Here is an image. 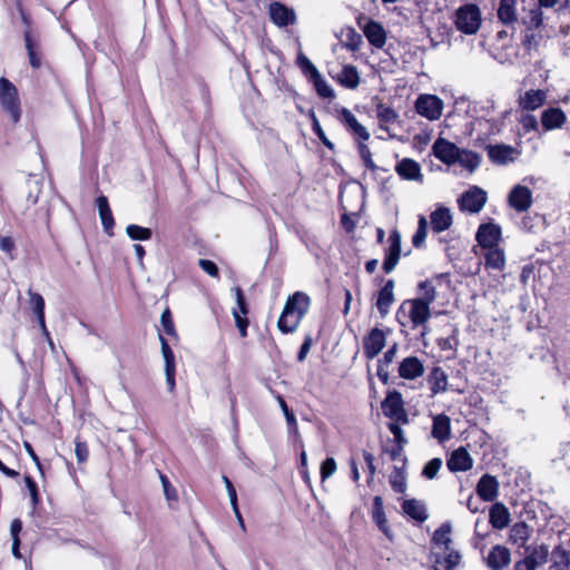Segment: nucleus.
Here are the masks:
<instances>
[{
  "mask_svg": "<svg viewBox=\"0 0 570 570\" xmlns=\"http://www.w3.org/2000/svg\"><path fill=\"white\" fill-rule=\"evenodd\" d=\"M382 413L389 419L386 428L392 432V389H387L384 400L381 402Z\"/></svg>",
  "mask_w": 570,
  "mask_h": 570,
  "instance_id": "obj_56",
  "label": "nucleus"
},
{
  "mask_svg": "<svg viewBox=\"0 0 570 570\" xmlns=\"http://www.w3.org/2000/svg\"><path fill=\"white\" fill-rule=\"evenodd\" d=\"M547 100V92L541 89L527 90L519 98V106L528 111H533L540 108Z\"/></svg>",
  "mask_w": 570,
  "mask_h": 570,
  "instance_id": "obj_21",
  "label": "nucleus"
},
{
  "mask_svg": "<svg viewBox=\"0 0 570 570\" xmlns=\"http://www.w3.org/2000/svg\"><path fill=\"white\" fill-rule=\"evenodd\" d=\"M396 173L399 176L405 180H413V181H423V174L421 171V166L417 161L404 158L402 159L395 167Z\"/></svg>",
  "mask_w": 570,
  "mask_h": 570,
  "instance_id": "obj_18",
  "label": "nucleus"
},
{
  "mask_svg": "<svg viewBox=\"0 0 570 570\" xmlns=\"http://www.w3.org/2000/svg\"><path fill=\"white\" fill-rule=\"evenodd\" d=\"M531 535V529L525 522H517L510 529V541L518 546L524 547Z\"/></svg>",
  "mask_w": 570,
  "mask_h": 570,
  "instance_id": "obj_32",
  "label": "nucleus"
},
{
  "mask_svg": "<svg viewBox=\"0 0 570 570\" xmlns=\"http://www.w3.org/2000/svg\"><path fill=\"white\" fill-rule=\"evenodd\" d=\"M458 345H459V340H458V330L456 328L452 330V334H450L449 336L440 337L438 340V346L444 352H450L452 355H454Z\"/></svg>",
  "mask_w": 570,
  "mask_h": 570,
  "instance_id": "obj_47",
  "label": "nucleus"
},
{
  "mask_svg": "<svg viewBox=\"0 0 570 570\" xmlns=\"http://www.w3.org/2000/svg\"><path fill=\"white\" fill-rule=\"evenodd\" d=\"M28 295L30 297V306L37 318H42L45 316L43 297L40 294L32 292L31 289L28 291Z\"/></svg>",
  "mask_w": 570,
  "mask_h": 570,
  "instance_id": "obj_51",
  "label": "nucleus"
},
{
  "mask_svg": "<svg viewBox=\"0 0 570 570\" xmlns=\"http://www.w3.org/2000/svg\"><path fill=\"white\" fill-rule=\"evenodd\" d=\"M313 85H314V88L317 92V95L322 98H328V99H332L335 97L334 95V90L332 89V87L323 79V77L321 76V73L318 72L317 76H314L313 78L309 79Z\"/></svg>",
  "mask_w": 570,
  "mask_h": 570,
  "instance_id": "obj_44",
  "label": "nucleus"
},
{
  "mask_svg": "<svg viewBox=\"0 0 570 570\" xmlns=\"http://www.w3.org/2000/svg\"><path fill=\"white\" fill-rule=\"evenodd\" d=\"M386 342V332L374 327L363 340L364 353L368 358H373L383 350Z\"/></svg>",
  "mask_w": 570,
  "mask_h": 570,
  "instance_id": "obj_12",
  "label": "nucleus"
},
{
  "mask_svg": "<svg viewBox=\"0 0 570 570\" xmlns=\"http://www.w3.org/2000/svg\"><path fill=\"white\" fill-rule=\"evenodd\" d=\"M23 37H24V43H26V49L28 51L30 65L33 68L40 67L41 61H40L39 57L37 56L36 41L32 38L31 31L24 30Z\"/></svg>",
  "mask_w": 570,
  "mask_h": 570,
  "instance_id": "obj_45",
  "label": "nucleus"
},
{
  "mask_svg": "<svg viewBox=\"0 0 570 570\" xmlns=\"http://www.w3.org/2000/svg\"><path fill=\"white\" fill-rule=\"evenodd\" d=\"M0 106L11 121L17 124L21 117V107L16 86L4 77L0 78Z\"/></svg>",
  "mask_w": 570,
  "mask_h": 570,
  "instance_id": "obj_3",
  "label": "nucleus"
},
{
  "mask_svg": "<svg viewBox=\"0 0 570 570\" xmlns=\"http://www.w3.org/2000/svg\"><path fill=\"white\" fill-rule=\"evenodd\" d=\"M394 13L400 18L399 23H416L421 19V6L417 0H394Z\"/></svg>",
  "mask_w": 570,
  "mask_h": 570,
  "instance_id": "obj_7",
  "label": "nucleus"
},
{
  "mask_svg": "<svg viewBox=\"0 0 570 570\" xmlns=\"http://www.w3.org/2000/svg\"><path fill=\"white\" fill-rule=\"evenodd\" d=\"M420 297L417 299L431 305L436 298V288L431 279H425L417 285Z\"/></svg>",
  "mask_w": 570,
  "mask_h": 570,
  "instance_id": "obj_42",
  "label": "nucleus"
},
{
  "mask_svg": "<svg viewBox=\"0 0 570 570\" xmlns=\"http://www.w3.org/2000/svg\"><path fill=\"white\" fill-rule=\"evenodd\" d=\"M548 557V547L546 544H541L539 547H534L524 559L530 560L533 566L538 568L539 566H542L547 562Z\"/></svg>",
  "mask_w": 570,
  "mask_h": 570,
  "instance_id": "obj_43",
  "label": "nucleus"
},
{
  "mask_svg": "<svg viewBox=\"0 0 570 570\" xmlns=\"http://www.w3.org/2000/svg\"><path fill=\"white\" fill-rule=\"evenodd\" d=\"M501 237V228L493 223L482 224L476 232V240L482 248L498 246Z\"/></svg>",
  "mask_w": 570,
  "mask_h": 570,
  "instance_id": "obj_14",
  "label": "nucleus"
},
{
  "mask_svg": "<svg viewBox=\"0 0 570 570\" xmlns=\"http://www.w3.org/2000/svg\"><path fill=\"white\" fill-rule=\"evenodd\" d=\"M336 471V462L333 458L325 459L321 464L322 481L331 478Z\"/></svg>",
  "mask_w": 570,
  "mask_h": 570,
  "instance_id": "obj_61",
  "label": "nucleus"
},
{
  "mask_svg": "<svg viewBox=\"0 0 570 570\" xmlns=\"http://www.w3.org/2000/svg\"><path fill=\"white\" fill-rule=\"evenodd\" d=\"M358 151H360V155H361L366 168H368L372 171V175H377L379 171H385V168L376 166L374 164V161L372 160L371 151L365 144L360 142Z\"/></svg>",
  "mask_w": 570,
  "mask_h": 570,
  "instance_id": "obj_49",
  "label": "nucleus"
},
{
  "mask_svg": "<svg viewBox=\"0 0 570 570\" xmlns=\"http://www.w3.org/2000/svg\"><path fill=\"white\" fill-rule=\"evenodd\" d=\"M432 436L441 443L451 438V422L448 415L439 414L433 417Z\"/></svg>",
  "mask_w": 570,
  "mask_h": 570,
  "instance_id": "obj_26",
  "label": "nucleus"
},
{
  "mask_svg": "<svg viewBox=\"0 0 570 570\" xmlns=\"http://www.w3.org/2000/svg\"><path fill=\"white\" fill-rule=\"evenodd\" d=\"M432 230L441 233L449 229L453 223L451 210L448 207L440 206L430 215Z\"/></svg>",
  "mask_w": 570,
  "mask_h": 570,
  "instance_id": "obj_23",
  "label": "nucleus"
},
{
  "mask_svg": "<svg viewBox=\"0 0 570 570\" xmlns=\"http://www.w3.org/2000/svg\"><path fill=\"white\" fill-rule=\"evenodd\" d=\"M459 151L460 148L455 144L441 137L432 146V153L435 158L449 166L456 164Z\"/></svg>",
  "mask_w": 570,
  "mask_h": 570,
  "instance_id": "obj_8",
  "label": "nucleus"
},
{
  "mask_svg": "<svg viewBox=\"0 0 570 570\" xmlns=\"http://www.w3.org/2000/svg\"><path fill=\"white\" fill-rule=\"evenodd\" d=\"M24 482L30 493L31 503L33 507H37L40 501L38 485L30 475L24 476Z\"/></svg>",
  "mask_w": 570,
  "mask_h": 570,
  "instance_id": "obj_63",
  "label": "nucleus"
},
{
  "mask_svg": "<svg viewBox=\"0 0 570 570\" xmlns=\"http://www.w3.org/2000/svg\"><path fill=\"white\" fill-rule=\"evenodd\" d=\"M508 111L500 114L498 117H492L490 119H480L476 125L481 130H485L488 135H498L501 132L502 127L504 125V117Z\"/></svg>",
  "mask_w": 570,
  "mask_h": 570,
  "instance_id": "obj_34",
  "label": "nucleus"
},
{
  "mask_svg": "<svg viewBox=\"0 0 570 570\" xmlns=\"http://www.w3.org/2000/svg\"><path fill=\"white\" fill-rule=\"evenodd\" d=\"M519 122L524 132L535 131L539 127L537 117L532 114L522 115Z\"/></svg>",
  "mask_w": 570,
  "mask_h": 570,
  "instance_id": "obj_59",
  "label": "nucleus"
},
{
  "mask_svg": "<svg viewBox=\"0 0 570 570\" xmlns=\"http://www.w3.org/2000/svg\"><path fill=\"white\" fill-rule=\"evenodd\" d=\"M340 121L346 127V129L356 138L365 141L370 138V134L366 128L361 125L355 116L345 107L338 111Z\"/></svg>",
  "mask_w": 570,
  "mask_h": 570,
  "instance_id": "obj_15",
  "label": "nucleus"
},
{
  "mask_svg": "<svg viewBox=\"0 0 570 570\" xmlns=\"http://www.w3.org/2000/svg\"><path fill=\"white\" fill-rule=\"evenodd\" d=\"M446 465L452 472L468 471L472 468L473 460L464 448H459L452 452Z\"/></svg>",
  "mask_w": 570,
  "mask_h": 570,
  "instance_id": "obj_22",
  "label": "nucleus"
},
{
  "mask_svg": "<svg viewBox=\"0 0 570 570\" xmlns=\"http://www.w3.org/2000/svg\"><path fill=\"white\" fill-rule=\"evenodd\" d=\"M160 323H161V326L167 335L175 336V337L177 336L175 325L173 322V316H171L169 308H166L161 313Z\"/></svg>",
  "mask_w": 570,
  "mask_h": 570,
  "instance_id": "obj_57",
  "label": "nucleus"
},
{
  "mask_svg": "<svg viewBox=\"0 0 570 570\" xmlns=\"http://www.w3.org/2000/svg\"><path fill=\"white\" fill-rule=\"evenodd\" d=\"M269 17L271 20L279 28L287 27L296 22L294 9L288 8L278 1L269 4Z\"/></svg>",
  "mask_w": 570,
  "mask_h": 570,
  "instance_id": "obj_13",
  "label": "nucleus"
},
{
  "mask_svg": "<svg viewBox=\"0 0 570 570\" xmlns=\"http://www.w3.org/2000/svg\"><path fill=\"white\" fill-rule=\"evenodd\" d=\"M428 383L430 385L432 394L436 395L441 392L446 391L448 375L441 367L435 366L431 370V372L429 374Z\"/></svg>",
  "mask_w": 570,
  "mask_h": 570,
  "instance_id": "obj_30",
  "label": "nucleus"
},
{
  "mask_svg": "<svg viewBox=\"0 0 570 570\" xmlns=\"http://www.w3.org/2000/svg\"><path fill=\"white\" fill-rule=\"evenodd\" d=\"M357 217L356 213H343L341 216V225L345 229L346 233H352L355 229Z\"/></svg>",
  "mask_w": 570,
  "mask_h": 570,
  "instance_id": "obj_64",
  "label": "nucleus"
},
{
  "mask_svg": "<svg viewBox=\"0 0 570 570\" xmlns=\"http://www.w3.org/2000/svg\"><path fill=\"white\" fill-rule=\"evenodd\" d=\"M392 362V347H390L384 353V360L379 361L377 368H376V375L382 381L383 384H387L390 379V371H389V364Z\"/></svg>",
  "mask_w": 570,
  "mask_h": 570,
  "instance_id": "obj_46",
  "label": "nucleus"
},
{
  "mask_svg": "<svg viewBox=\"0 0 570 570\" xmlns=\"http://www.w3.org/2000/svg\"><path fill=\"white\" fill-rule=\"evenodd\" d=\"M159 341L161 344V354L165 361V366L175 365V356L167 340L159 334Z\"/></svg>",
  "mask_w": 570,
  "mask_h": 570,
  "instance_id": "obj_60",
  "label": "nucleus"
},
{
  "mask_svg": "<svg viewBox=\"0 0 570 570\" xmlns=\"http://www.w3.org/2000/svg\"><path fill=\"white\" fill-rule=\"evenodd\" d=\"M375 306L382 318L387 316L392 306V279H387L379 291Z\"/></svg>",
  "mask_w": 570,
  "mask_h": 570,
  "instance_id": "obj_28",
  "label": "nucleus"
},
{
  "mask_svg": "<svg viewBox=\"0 0 570 570\" xmlns=\"http://www.w3.org/2000/svg\"><path fill=\"white\" fill-rule=\"evenodd\" d=\"M456 164H460L463 168L473 171L480 165V157L473 151L460 148Z\"/></svg>",
  "mask_w": 570,
  "mask_h": 570,
  "instance_id": "obj_39",
  "label": "nucleus"
},
{
  "mask_svg": "<svg viewBox=\"0 0 570 570\" xmlns=\"http://www.w3.org/2000/svg\"><path fill=\"white\" fill-rule=\"evenodd\" d=\"M277 401H278L279 406L285 415L288 426L293 428L294 431L297 432V422H296V417H295L293 411L288 409L285 400L281 395L277 396Z\"/></svg>",
  "mask_w": 570,
  "mask_h": 570,
  "instance_id": "obj_58",
  "label": "nucleus"
},
{
  "mask_svg": "<svg viewBox=\"0 0 570 570\" xmlns=\"http://www.w3.org/2000/svg\"><path fill=\"white\" fill-rule=\"evenodd\" d=\"M296 63L308 79L317 76L320 72L314 63L302 52L298 53Z\"/></svg>",
  "mask_w": 570,
  "mask_h": 570,
  "instance_id": "obj_50",
  "label": "nucleus"
},
{
  "mask_svg": "<svg viewBox=\"0 0 570 570\" xmlns=\"http://www.w3.org/2000/svg\"><path fill=\"white\" fill-rule=\"evenodd\" d=\"M455 27L466 35L475 33L481 24V12L475 4L460 7L455 13Z\"/></svg>",
  "mask_w": 570,
  "mask_h": 570,
  "instance_id": "obj_4",
  "label": "nucleus"
},
{
  "mask_svg": "<svg viewBox=\"0 0 570 570\" xmlns=\"http://www.w3.org/2000/svg\"><path fill=\"white\" fill-rule=\"evenodd\" d=\"M234 292H235L237 308L233 309V316L235 320V324L239 331V335L242 337H246L247 336V327H248V320L246 318V315L248 314V307H247L246 299H245L242 288L235 287Z\"/></svg>",
  "mask_w": 570,
  "mask_h": 570,
  "instance_id": "obj_11",
  "label": "nucleus"
},
{
  "mask_svg": "<svg viewBox=\"0 0 570 570\" xmlns=\"http://www.w3.org/2000/svg\"><path fill=\"white\" fill-rule=\"evenodd\" d=\"M75 443H76L75 453H76L78 463L87 462L88 456H89V450H88L87 443L82 442L79 438L76 439Z\"/></svg>",
  "mask_w": 570,
  "mask_h": 570,
  "instance_id": "obj_62",
  "label": "nucleus"
},
{
  "mask_svg": "<svg viewBox=\"0 0 570 570\" xmlns=\"http://www.w3.org/2000/svg\"><path fill=\"white\" fill-rule=\"evenodd\" d=\"M126 233L134 240H148L153 235L151 229L135 224L128 225Z\"/></svg>",
  "mask_w": 570,
  "mask_h": 570,
  "instance_id": "obj_48",
  "label": "nucleus"
},
{
  "mask_svg": "<svg viewBox=\"0 0 570 570\" xmlns=\"http://www.w3.org/2000/svg\"><path fill=\"white\" fill-rule=\"evenodd\" d=\"M340 41L347 49L356 51L362 43V36L354 28L346 27L341 31Z\"/></svg>",
  "mask_w": 570,
  "mask_h": 570,
  "instance_id": "obj_35",
  "label": "nucleus"
},
{
  "mask_svg": "<svg viewBox=\"0 0 570 570\" xmlns=\"http://www.w3.org/2000/svg\"><path fill=\"white\" fill-rule=\"evenodd\" d=\"M509 205L519 213L527 212L532 205V191L523 185H515L508 196Z\"/></svg>",
  "mask_w": 570,
  "mask_h": 570,
  "instance_id": "obj_10",
  "label": "nucleus"
},
{
  "mask_svg": "<svg viewBox=\"0 0 570 570\" xmlns=\"http://www.w3.org/2000/svg\"><path fill=\"white\" fill-rule=\"evenodd\" d=\"M428 222L424 216L419 217V226L416 233L412 237V243L415 247H421L426 238Z\"/></svg>",
  "mask_w": 570,
  "mask_h": 570,
  "instance_id": "obj_53",
  "label": "nucleus"
},
{
  "mask_svg": "<svg viewBox=\"0 0 570 570\" xmlns=\"http://www.w3.org/2000/svg\"><path fill=\"white\" fill-rule=\"evenodd\" d=\"M451 524L443 523L440 528H438L432 537V542L442 550H449L451 540Z\"/></svg>",
  "mask_w": 570,
  "mask_h": 570,
  "instance_id": "obj_36",
  "label": "nucleus"
},
{
  "mask_svg": "<svg viewBox=\"0 0 570 570\" xmlns=\"http://www.w3.org/2000/svg\"><path fill=\"white\" fill-rule=\"evenodd\" d=\"M442 466V460L439 458H434L430 460L422 470V475L428 479L432 480L436 476L438 472L440 471Z\"/></svg>",
  "mask_w": 570,
  "mask_h": 570,
  "instance_id": "obj_54",
  "label": "nucleus"
},
{
  "mask_svg": "<svg viewBox=\"0 0 570 570\" xmlns=\"http://www.w3.org/2000/svg\"><path fill=\"white\" fill-rule=\"evenodd\" d=\"M311 298L303 292H295L288 296L283 312L277 321L278 330L284 333H293L297 330L302 318L308 312Z\"/></svg>",
  "mask_w": 570,
  "mask_h": 570,
  "instance_id": "obj_1",
  "label": "nucleus"
},
{
  "mask_svg": "<svg viewBox=\"0 0 570 570\" xmlns=\"http://www.w3.org/2000/svg\"><path fill=\"white\" fill-rule=\"evenodd\" d=\"M416 112L429 119L438 120L442 116L443 101L435 95H420L415 101Z\"/></svg>",
  "mask_w": 570,
  "mask_h": 570,
  "instance_id": "obj_6",
  "label": "nucleus"
},
{
  "mask_svg": "<svg viewBox=\"0 0 570 570\" xmlns=\"http://www.w3.org/2000/svg\"><path fill=\"white\" fill-rule=\"evenodd\" d=\"M510 561V550L500 544L494 546L487 558V564L491 570H503Z\"/></svg>",
  "mask_w": 570,
  "mask_h": 570,
  "instance_id": "obj_19",
  "label": "nucleus"
},
{
  "mask_svg": "<svg viewBox=\"0 0 570 570\" xmlns=\"http://www.w3.org/2000/svg\"><path fill=\"white\" fill-rule=\"evenodd\" d=\"M394 423H407V413L403 409L402 395L394 391Z\"/></svg>",
  "mask_w": 570,
  "mask_h": 570,
  "instance_id": "obj_52",
  "label": "nucleus"
},
{
  "mask_svg": "<svg viewBox=\"0 0 570 570\" xmlns=\"http://www.w3.org/2000/svg\"><path fill=\"white\" fill-rule=\"evenodd\" d=\"M489 521L494 529L507 528L511 521L509 509L501 502L494 503L490 508Z\"/></svg>",
  "mask_w": 570,
  "mask_h": 570,
  "instance_id": "obj_24",
  "label": "nucleus"
},
{
  "mask_svg": "<svg viewBox=\"0 0 570 570\" xmlns=\"http://www.w3.org/2000/svg\"><path fill=\"white\" fill-rule=\"evenodd\" d=\"M461 562V554L459 551L449 548L444 550V556H436L435 570H454Z\"/></svg>",
  "mask_w": 570,
  "mask_h": 570,
  "instance_id": "obj_29",
  "label": "nucleus"
},
{
  "mask_svg": "<svg viewBox=\"0 0 570 570\" xmlns=\"http://www.w3.org/2000/svg\"><path fill=\"white\" fill-rule=\"evenodd\" d=\"M364 35L371 45L380 48L385 43V31L375 21H368L364 27Z\"/></svg>",
  "mask_w": 570,
  "mask_h": 570,
  "instance_id": "obj_33",
  "label": "nucleus"
},
{
  "mask_svg": "<svg viewBox=\"0 0 570 570\" xmlns=\"http://www.w3.org/2000/svg\"><path fill=\"white\" fill-rule=\"evenodd\" d=\"M430 316V305L417 298L403 302L397 311V321L404 325L403 320L409 318L413 327L425 324Z\"/></svg>",
  "mask_w": 570,
  "mask_h": 570,
  "instance_id": "obj_2",
  "label": "nucleus"
},
{
  "mask_svg": "<svg viewBox=\"0 0 570 570\" xmlns=\"http://www.w3.org/2000/svg\"><path fill=\"white\" fill-rule=\"evenodd\" d=\"M372 519L377 528L386 535V538L391 539L392 534L387 527V520L384 512L383 499L380 495L374 497L373 499V508H372Z\"/></svg>",
  "mask_w": 570,
  "mask_h": 570,
  "instance_id": "obj_27",
  "label": "nucleus"
},
{
  "mask_svg": "<svg viewBox=\"0 0 570 570\" xmlns=\"http://www.w3.org/2000/svg\"><path fill=\"white\" fill-rule=\"evenodd\" d=\"M401 508L406 517L416 522H424L429 517L424 502L416 499H404Z\"/></svg>",
  "mask_w": 570,
  "mask_h": 570,
  "instance_id": "obj_20",
  "label": "nucleus"
},
{
  "mask_svg": "<svg viewBox=\"0 0 570 570\" xmlns=\"http://www.w3.org/2000/svg\"><path fill=\"white\" fill-rule=\"evenodd\" d=\"M223 481L225 483V487H226V490H227V493H228V497H229V501H230V505L233 508V511L238 520V523L240 525V528L243 530H245V523H244V520H243V517L239 512V509H238V504H237V493H236V489L235 487L233 485L232 481L226 476V475H223Z\"/></svg>",
  "mask_w": 570,
  "mask_h": 570,
  "instance_id": "obj_40",
  "label": "nucleus"
},
{
  "mask_svg": "<svg viewBox=\"0 0 570 570\" xmlns=\"http://www.w3.org/2000/svg\"><path fill=\"white\" fill-rule=\"evenodd\" d=\"M487 151L490 160L498 165L512 163L520 155V151L517 148L504 144L489 145L487 147Z\"/></svg>",
  "mask_w": 570,
  "mask_h": 570,
  "instance_id": "obj_9",
  "label": "nucleus"
},
{
  "mask_svg": "<svg viewBox=\"0 0 570 570\" xmlns=\"http://www.w3.org/2000/svg\"><path fill=\"white\" fill-rule=\"evenodd\" d=\"M424 372L422 362L414 356L404 358L399 366V374L406 380H414Z\"/></svg>",
  "mask_w": 570,
  "mask_h": 570,
  "instance_id": "obj_25",
  "label": "nucleus"
},
{
  "mask_svg": "<svg viewBox=\"0 0 570 570\" xmlns=\"http://www.w3.org/2000/svg\"><path fill=\"white\" fill-rule=\"evenodd\" d=\"M338 80L344 87L355 89L360 83L357 69L352 65L344 66L340 73Z\"/></svg>",
  "mask_w": 570,
  "mask_h": 570,
  "instance_id": "obj_38",
  "label": "nucleus"
},
{
  "mask_svg": "<svg viewBox=\"0 0 570 570\" xmlns=\"http://www.w3.org/2000/svg\"><path fill=\"white\" fill-rule=\"evenodd\" d=\"M484 261L487 268L502 271L505 266V255L503 249L498 246L485 248Z\"/></svg>",
  "mask_w": 570,
  "mask_h": 570,
  "instance_id": "obj_31",
  "label": "nucleus"
},
{
  "mask_svg": "<svg viewBox=\"0 0 570 570\" xmlns=\"http://www.w3.org/2000/svg\"><path fill=\"white\" fill-rule=\"evenodd\" d=\"M553 567L558 570H568L570 566V552L561 546H557L552 551Z\"/></svg>",
  "mask_w": 570,
  "mask_h": 570,
  "instance_id": "obj_41",
  "label": "nucleus"
},
{
  "mask_svg": "<svg viewBox=\"0 0 570 570\" xmlns=\"http://www.w3.org/2000/svg\"><path fill=\"white\" fill-rule=\"evenodd\" d=\"M377 118L381 122V128L389 132V124L392 120V108L383 104H379L376 108Z\"/></svg>",
  "mask_w": 570,
  "mask_h": 570,
  "instance_id": "obj_55",
  "label": "nucleus"
},
{
  "mask_svg": "<svg viewBox=\"0 0 570 570\" xmlns=\"http://www.w3.org/2000/svg\"><path fill=\"white\" fill-rule=\"evenodd\" d=\"M566 121L567 115L559 107L547 108L541 114V125L546 131L560 129Z\"/></svg>",
  "mask_w": 570,
  "mask_h": 570,
  "instance_id": "obj_17",
  "label": "nucleus"
},
{
  "mask_svg": "<svg viewBox=\"0 0 570 570\" xmlns=\"http://www.w3.org/2000/svg\"><path fill=\"white\" fill-rule=\"evenodd\" d=\"M498 17L504 24L517 20L515 0H501L498 8Z\"/></svg>",
  "mask_w": 570,
  "mask_h": 570,
  "instance_id": "obj_37",
  "label": "nucleus"
},
{
  "mask_svg": "<svg viewBox=\"0 0 570 570\" xmlns=\"http://www.w3.org/2000/svg\"><path fill=\"white\" fill-rule=\"evenodd\" d=\"M488 200L485 190L478 186H471L458 198V206L461 212L478 214L482 210Z\"/></svg>",
  "mask_w": 570,
  "mask_h": 570,
  "instance_id": "obj_5",
  "label": "nucleus"
},
{
  "mask_svg": "<svg viewBox=\"0 0 570 570\" xmlns=\"http://www.w3.org/2000/svg\"><path fill=\"white\" fill-rule=\"evenodd\" d=\"M499 481L491 474H484L481 476L476 484L478 495L485 502H492L499 495Z\"/></svg>",
  "mask_w": 570,
  "mask_h": 570,
  "instance_id": "obj_16",
  "label": "nucleus"
}]
</instances>
